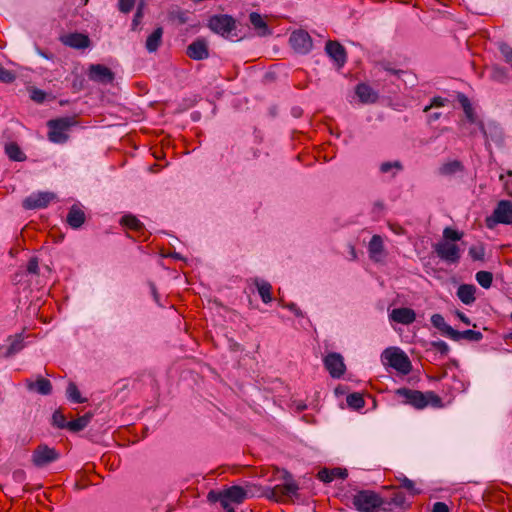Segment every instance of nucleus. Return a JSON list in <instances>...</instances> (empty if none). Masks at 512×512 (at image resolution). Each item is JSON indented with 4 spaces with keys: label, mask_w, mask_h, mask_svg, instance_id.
Wrapping results in <instances>:
<instances>
[{
    "label": "nucleus",
    "mask_w": 512,
    "mask_h": 512,
    "mask_svg": "<svg viewBox=\"0 0 512 512\" xmlns=\"http://www.w3.org/2000/svg\"><path fill=\"white\" fill-rule=\"evenodd\" d=\"M432 512H449V507L444 502H436L433 505Z\"/></svg>",
    "instance_id": "nucleus-55"
},
{
    "label": "nucleus",
    "mask_w": 512,
    "mask_h": 512,
    "mask_svg": "<svg viewBox=\"0 0 512 512\" xmlns=\"http://www.w3.org/2000/svg\"><path fill=\"white\" fill-rule=\"evenodd\" d=\"M500 50L505 58V61L508 63H512V48L509 47L508 45H502Z\"/></svg>",
    "instance_id": "nucleus-51"
},
{
    "label": "nucleus",
    "mask_w": 512,
    "mask_h": 512,
    "mask_svg": "<svg viewBox=\"0 0 512 512\" xmlns=\"http://www.w3.org/2000/svg\"><path fill=\"white\" fill-rule=\"evenodd\" d=\"M254 284L257 287L258 293L264 303H269L272 301L271 290L272 286L267 281L255 278Z\"/></svg>",
    "instance_id": "nucleus-30"
},
{
    "label": "nucleus",
    "mask_w": 512,
    "mask_h": 512,
    "mask_svg": "<svg viewBox=\"0 0 512 512\" xmlns=\"http://www.w3.org/2000/svg\"><path fill=\"white\" fill-rule=\"evenodd\" d=\"M24 347L23 338L21 335H16L10 339V345L7 349L6 356H12L21 351Z\"/></svg>",
    "instance_id": "nucleus-37"
},
{
    "label": "nucleus",
    "mask_w": 512,
    "mask_h": 512,
    "mask_svg": "<svg viewBox=\"0 0 512 512\" xmlns=\"http://www.w3.org/2000/svg\"><path fill=\"white\" fill-rule=\"evenodd\" d=\"M347 476V471L341 468L334 469H322L318 472L319 480L329 483L332 482L336 478L344 479Z\"/></svg>",
    "instance_id": "nucleus-27"
},
{
    "label": "nucleus",
    "mask_w": 512,
    "mask_h": 512,
    "mask_svg": "<svg viewBox=\"0 0 512 512\" xmlns=\"http://www.w3.org/2000/svg\"><path fill=\"white\" fill-rule=\"evenodd\" d=\"M324 366L332 378H340L346 370L344 359L336 352L328 353L324 359Z\"/></svg>",
    "instance_id": "nucleus-12"
},
{
    "label": "nucleus",
    "mask_w": 512,
    "mask_h": 512,
    "mask_svg": "<svg viewBox=\"0 0 512 512\" xmlns=\"http://www.w3.org/2000/svg\"><path fill=\"white\" fill-rule=\"evenodd\" d=\"M249 20L252 26L257 30L259 36H266L270 34V30L267 26V23L264 21V19L259 13H250Z\"/></svg>",
    "instance_id": "nucleus-28"
},
{
    "label": "nucleus",
    "mask_w": 512,
    "mask_h": 512,
    "mask_svg": "<svg viewBox=\"0 0 512 512\" xmlns=\"http://www.w3.org/2000/svg\"><path fill=\"white\" fill-rule=\"evenodd\" d=\"M463 170V165L458 160L449 161L447 163H444L439 168V173L444 176L453 175L457 172H460Z\"/></svg>",
    "instance_id": "nucleus-32"
},
{
    "label": "nucleus",
    "mask_w": 512,
    "mask_h": 512,
    "mask_svg": "<svg viewBox=\"0 0 512 512\" xmlns=\"http://www.w3.org/2000/svg\"><path fill=\"white\" fill-rule=\"evenodd\" d=\"M187 55L193 60H204L209 57L208 46L204 39H197L187 47Z\"/></svg>",
    "instance_id": "nucleus-15"
},
{
    "label": "nucleus",
    "mask_w": 512,
    "mask_h": 512,
    "mask_svg": "<svg viewBox=\"0 0 512 512\" xmlns=\"http://www.w3.org/2000/svg\"><path fill=\"white\" fill-rule=\"evenodd\" d=\"M499 223H512V202L501 200L494 209L493 214L486 218V225L489 228H494Z\"/></svg>",
    "instance_id": "nucleus-7"
},
{
    "label": "nucleus",
    "mask_w": 512,
    "mask_h": 512,
    "mask_svg": "<svg viewBox=\"0 0 512 512\" xmlns=\"http://www.w3.org/2000/svg\"><path fill=\"white\" fill-rule=\"evenodd\" d=\"M284 307H286L291 312H293L296 317H304L303 312L297 307V305L295 303H289V304L285 305Z\"/></svg>",
    "instance_id": "nucleus-56"
},
{
    "label": "nucleus",
    "mask_w": 512,
    "mask_h": 512,
    "mask_svg": "<svg viewBox=\"0 0 512 512\" xmlns=\"http://www.w3.org/2000/svg\"><path fill=\"white\" fill-rule=\"evenodd\" d=\"M445 101L446 100L441 97H435L433 98L431 104L424 108V111L427 112L431 107H442L444 106Z\"/></svg>",
    "instance_id": "nucleus-53"
},
{
    "label": "nucleus",
    "mask_w": 512,
    "mask_h": 512,
    "mask_svg": "<svg viewBox=\"0 0 512 512\" xmlns=\"http://www.w3.org/2000/svg\"><path fill=\"white\" fill-rule=\"evenodd\" d=\"M208 26L213 32L228 38L235 30L236 22L232 16L222 14L212 16L209 19Z\"/></svg>",
    "instance_id": "nucleus-8"
},
{
    "label": "nucleus",
    "mask_w": 512,
    "mask_h": 512,
    "mask_svg": "<svg viewBox=\"0 0 512 512\" xmlns=\"http://www.w3.org/2000/svg\"><path fill=\"white\" fill-rule=\"evenodd\" d=\"M56 195L52 192H35L23 200V207L28 210L46 208Z\"/></svg>",
    "instance_id": "nucleus-11"
},
{
    "label": "nucleus",
    "mask_w": 512,
    "mask_h": 512,
    "mask_svg": "<svg viewBox=\"0 0 512 512\" xmlns=\"http://www.w3.org/2000/svg\"><path fill=\"white\" fill-rule=\"evenodd\" d=\"M0 80L5 83H11L15 80V75L11 71L0 66Z\"/></svg>",
    "instance_id": "nucleus-48"
},
{
    "label": "nucleus",
    "mask_w": 512,
    "mask_h": 512,
    "mask_svg": "<svg viewBox=\"0 0 512 512\" xmlns=\"http://www.w3.org/2000/svg\"><path fill=\"white\" fill-rule=\"evenodd\" d=\"M85 221V213L78 206L73 205L67 215V223L74 229L82 226Z\"/></svg>",
    "instance_id": "nucleus-23"
},
{
    "label": "nucleus",
    "mask_w": 512,
    "mask_h": 512,
    "mask_svg": "<svg viewBox=\"0 0 512 512\" xmlns=\"http://www.w3.org/2000/svg\"><path fill=\"white\" fill-rule=\"evenodd\" d=\"M53 425L58 428H68V422L66 421L65 416L60 411H55L52 416Z\"/></svg>",
    "instance_id": "nucleus-45"
},
{
    "label": "nucleus",
    "mask_w": 512,
    "mask_h": 512,
    "mask_svg": "<svg viewBox=\"0 0 512 512\" xmlns=\"http://www.w3.org/2000/svg\"><path fill=\"white\" fill-rule=\"evenodd\" d=\"M499 178H500V180H501V181H503L504 176H503V175H500V177H499Z\"/></svg>",
    "instance_id": "nucleus-63"
},
{
    "label": "nucleus",
    "mask_w": 512,
    "mask_h": 512,
    "mask_svg": "<svg viewBox=\"0 0 512 512\" xmlns=\"http://www.w3.org/2000/svg\"><path fill=\"white\" fill-rule=\"evenodd\" d=\"M461 104L467 119L471 123H474L476 121V117L469 100L466 97H463V99L461 100Z\"/></svg>",
    "instance_id": "nucleus-43"
},
{
    "label": "nucleus",
    "mask_w": 512,
    "mask_h": 512,
    "mask_svg": "<svg viewBox=\"0 0 512 512\" xmlns=\"http://www.w3.org/2000/svg\"><path fill=\"white\" fill-rule=\"evenodd\" d=\"M431 346L442 355H447L450 351L448 344L442 340L433 341Z\"/></svg>",
    "instance_id": "nucleus-47"
},
{
    "label": "nucleus",
    "mask_w": 512,
    "mask_h": 512,
    "mask_svg": "<svg viewBox=\"0 0 512 512\" xmlns=\"http://www.w3.org/2000/svg\"><path fill=\"white\" fill-rule=\"evenodd\" d=\"M468 254L473 261H483L485 258V247L483 244L472 245Z\"/></svg>",
    "instance_id": "nucleus-40"
},
{
    "label": "nucleus",
    "mask_w": 512,
    "mask_h": 512,
    "mask_svg": "<svg viewBox=\"0 0 512 512\" xmlns=\"http://www.w3.org/2000/svg\"><path fill=\"white\" fill-rule=\"evenodd\" d=\"M380 172L381 173H392L393 176L396 175L399 171L403 169V166L400 161H393V162H383L380 165Z\"/></svg>",
    "instance_id": "nucleus-38"
},
{
    "label": "nucleus",
    "mask_w": 512,
    "mask_h": 512,
    "mask_svg": "<svg viewBox=\"0 0 512 512\" xmlns=\"http://www.w3.org/2000/svg\"><path fill=\"white\" fill-rule=\"evenodd\" d=\"M405 509L406 499L400 492L395 493L390 500L384 501L382 504L383 512H403Z\"/></svg>",
    "instance_id": "nucleus-18"
},
{
    "label": "nucleus",
    "mask_w": 512,
    "mask_h": 512,
    "mask_svg": "<svg viewBox=\"0 0 512 512\" xmlns=\"http://www.w3.org/2000/svg\"><path fill=\"white\" fill-rule=\"evenodd\" d=\"M398 480L400 482V487L407 490L411 495L414 496L421 492V490L417 488L416 483L413 480H410L405 476L398 478Z\"/></svg>",
    "instance_id": "nucleus-41"
},
{
    "label": "nucleus",
    "mask_w": 512,
    "mask_h": 512,
    "mask_svg": "<svg viewBox=\"0 0 512 512\" xmlns=\"http://www.w3.org/2000/svg\"><path fill=\"white\" fill-rule=\"evenodd\" d=\"M395 394L401 398L404 404H409L416 409H423L427 406L440 408L443 406L442 399L433 391L421 392L408 388H399Z\"/></svg>",
    "instance_id": "nucleus-2"
},
{
    "label": "nucleus",
    "mask_w": 512,
    "mask_h": 512,
    "mask_svg": "<svg viewBox=\"0 0 512 512\" xmlns=\"http://www.w3.org/2000/svg\"><path fill=\"white\" fill-rule=\"evenodd\" d=\"M60 41L68 47L74 49H86L90 46V39L82 33H68L60 37Z\"/></svg>",
    "instance_id": "nucleus-14"
},
{
    "label": "nucleus",
    "mask_w": 512,
    "mask_h": 512,
    "mask_svg": "<svg viewBox=\"0 0 512 512\" xmlns=\"http://www.w3.org/2000/svg\"><path fill=\"white\" fill-rule=\"evenodd\" d=\"M66 395L67 398L73 403H84L86 401V399L81 396L76 384L73 382L68 384Z\"/></svg>",
    "instance_id": "nucleus-35"
},
{
    "label": "nucleus",
    "mask_w": 512,
    "mask_h": 512,
    "mask_svg": "<svg viewBox=\"0 0 512 512\" xmlns=\"http://www.w3.org/2000/svg\"><path fill=\"white\" fill-rule=\"evenodd\" d=\"M432 325L437 328L444 336L450 338L454 328L448 325L441 314H433L431 316Z\"/></svg>",
    "instance_id": "nucleus-29"
},
{
    "label": "nucleus",
    "mask_w": 512,
    "mask_h": 512,
    "mask_svg": "<svg viewBox=\"0 0 512 512\" xmlns=\"http://www.w3.org/2000/svg\"><path fill=\"white\" fill-rule=\"evenodd\" d=\"M89 0H83V5H86Z\"/></svg>",
    "instance_id": "nucleus-62"
},
{
    "label": "nucleus",
    "mask_w": 512,
    "mask_h": 512,
    "mask_svg": "<svg viewBox=\"0 0 512 512\" xmlns=\"http://www.w3.org/2000/svg\"><path fill=\"white\" fill-rule=\"evenodd\" d=\"M475 278L478 284L485 289L490 288L492 285L493 275L491 272L479 271L476 273Z\"/></svg>",
    "instance_id": "nucleus-39"
},
{
    "label": "nucleus",
    "mask_w": 512,
    "mask_h": 512,
    "mask_svg": "<svg viewBox=\"0 0 512 512\" xmlns=\"http://www.w3.org/2000/svg\"><path fill=\"white\" fill-rule=\"evenodd\" d=\"M39 269L37 258H31L27 265V271L32 274H37Z\"/></svg>",
    "instance_id": "nucleus-52"
},
{
    "label": "nucleus",
    "mask_w": 512,
    "mask_h": 512,
    "mask_svg": "<svg viewBox=\"0 0 512 512\" xmlns=\"http://www.w3.org/2000/svg\"><path fill=\"white\" fill-rule=\"evenodd\" d=\"M135 5V0H119L118 7L123 13H128Z\"/></svg>",
    "instance_id": "nucleus-49"
},
{
    "label": "nucleus",
    "mask_w": 512,
    "mask_h": 512,
    "mask_svg": "<svg viewBox=\"0 0 512 512\" xmlns=\"http://www.w3.org/2000/svg\"><path fill=\"white\" fill-rule=\"evenodd\" d=\"M390 319L394 322L409 325L416 319V313L410 308H396L390 313Z\"/></svg>",
    "instance_id": "nucleus-17"
},
{
    "label": "nucleus",
    "mask_w": 512,
    "mask_h": 512,
    "mask_svg": "<svg viewBox=\"0 0 512 512\" xmlns=\"http://www.w3.org/2000/svg\"><path fill=\"white\" fill-rule=\"evenodd\" d=\"M325 51L338 64V66H343L345 64V49L337 41H328L325 46Z\"/></svg>",
    "instance_id": "nucleus-16"
},
{
    "label": "nucleus",
    "mask_w": 512,
    "mask_h": 512,
    "mask_svg": "<svg viewBox=\"0 0 512 512\" xmlns=\"http://www.w3.org/2000/svg\"><path fill=\"white\" fill-rule=\"evenodd\" d=\"M169 17L171 20H176L178 21L179 24H185L188 22V15H187V12L183 11V10H180V9H176V10H173L169 13Z\"/></svg>",
    "instance_id": "nucleus-44"
},
{
    "label": "nucleus",
    "mask_w": 512,
    "mask_h": 512,
    "mask_svg": "<svg viewBox=\"0 0 512 512\" xmlns=\"http://www.w3.org/2000/svg\"><path fill=\"white\" fill-rule=\"evenodd\" d=\"M143 17V12H142V8L139 7L134 15V18H133V21H132V29H136V27L139 25V23L141 22V19Z\"/></svg>",
    "instance_id": "nucleus-54"
},
{
    "label": "nucleus",
    "mask_w": 512,
    "mask_h": 512,
    "mask_svg": "<svg viewBox=\"0 0 512 512\" xmlns=\"http://www.w3.org/2000/svg\"><path fill=\"white\" fill-rule=\"evenodd\" d=\"M433 249L437 257L447 264H458L461 259L462 249L457 243L438 241Z\"/></svg>",
    "instance_id": "nucleus-6"
},
{
    "label": "nucleus",
    "mask_w": 512,
    "mask_h": 512,
    "mask_svg": "<svg viewBox=\"0 0 512 512\" xmlns=\"http://www.w3.org/2000/svg\"><path fill=\"white\" fill-rule=\"evenodd\" d=\"M491 77L495 81L503 82L507 79V72L504 68L495 66L492 69Z\"/></svg>",
    "instance_id": "nucleus-46"
},
{
    "label": "nucleus",
    "mask_w": 512,
    "mask_h": 512,
    "mask_svg": "<svg viewBox=\"0 0 512 512\" xmlns=\"http://www.w3.org/2000/svg\"><path fill=\"white\" fill-rule=\"evenodd\" d=\"M480 129L486 139V144H489V140L496 143H500L503 140L502 131L500 127L494 123L489 124L487 127L480 123Z\"/></svg>",
    "instance_id": "nucleus-21"
},
{
    "label": "nucleus",
    "mask_w": 512,
    "mask_h": 512,
    "mask_svg": "<svg viewBox=\"0 0 512 512\" xmlns=\"http://www.w3.org/2000/svg\"><path fill=\"white\" fill-rule=\"evenodd\" d=\"M289 43L293 50L298 54H308L313 47L312 38L305 30L293 31L289 38Z\"/></svg>",
    "instance_id": "nucleus-9"
},
{
    "label": "nucleus",
    "mask_w": 512,
    "mask_h": 512,
    "mask_svg": "<svg viewBox=\"0 0 512 512\" xmlns=\"http://www.w3.org/2000/svg\"><path fill=\"white\" fill-rule=\"evenodd\" d=\"M26 387L30 391H36L41 395H49L52 392V384L48 379L38 376L35 381L26 380Z\"/></svg>",
    "instance_id": "nucleus-19"
},
{
    "label": "nucleus",
    "mask_w": 512,
    "mask_h": 512,
    "mask_svg": "<svg viewBox=\"0 0 512 512\" xmlns=\"http://www.w3.org/2000/svg\"><path fill=\"white\" fill-rule=\"evenodd\" d=\"M463 232H460L451 227H445L443 230L442 239L440 241H447L448 243H456L463 237Z\"/></svg>",
    "instance_id": "nucleus-34"
},
{
    "label": "nucleus",
    "mask_w": 512,
    "mask_h": 512,
    "mask_svg": "<svg viewBox=\"0 0 512 512\" xmlns=\"http://www.w3.org/2000/svg\"><path fill=\"white\" fill-rule=\"evenodd\" d=\"M283 479L285 480L283 485H276L274 487L257 488L255 485H250L245 490L240 486H232L220 493L218 500L224 509H227L231 502L238 504L243 502L248 494H251V496L259 494L277 502L284 501L296 495L299 487L288 472H285Z\"/></svg>",
    "instance_id": "nucleus-1"
},
{
    "label": "nucleus",
    "mask_w": 512,
    "mask_h": 512,
    "mask_svg": "<svg viewBox=\"0 0 512 512\" xmlns=\"http://www.w3.org/2000/svg\"><path fill=\"white\" fill-rule=\"evenodd\" d=\"M87 76L90 81L101 85L111 84L115 78L113 71L102 64H91Z\"/></svg>",
    "instance_id": "nucleus-10"
},
{
    "label": "nucleus",
    "mask_w": 512,
    "mask_h": 512,
    "mask_svg": "<svg viewBox=\"0 0 512 512\" xmlns=\"http://www.w3.org/2000/svg\"><path fill=\"white\" fill-rule=\"evenodd\" d=\"M370 258L374 261H379L383 257V240L379 235H374L368 246Z\"/></svg>",
    "instance_id": "nucleus-24"
},
{
    "label": "nucleus",
    "mask_w": 512,
    "mask_h": 512,
    "mask_svg": "<svg viewBox=\"0 0 512 512\" xmlns=\"http://www.w3.org/2000/svg\"><path fill=\"white\" fill-rule=\"evenodd\" d=\"M59 458V453L47 445H39L33 452L32 461L37 467H44Z\"/></svg>",
    "instance_id": "nucleus-13"
},
{
    "label": "nucleus",
    "mask_w": 512,
    "mask_h": 512,
    "mask_svg": "<svg viewBox=\"0 0 512 512\" xmlns=\"http://www.w3.org/2000/svg\"><path fill=\"white\" fill-rule=\"evenodd\" d=\"M227 512H234V508H232L230 505L228 506L227 509H225Z\"/></svg>",
    "instance_id": "nucleus-61"
},
{
    "label": "nucleus",
    "mask_w": 512,
    "mask_h": 512,
    "mask_svg": "<svg viewBox=\"0 0 512 512\" xmlns=\"http://www.w3.org/2000/svg\"><path fill=\"white\" fill-rule=\"evenodd\" d=\"M440 116H441V114L438 113V112L432 113V114L429 115V120L431 122L436 121V120H438L440 118Z\"/></svg>",
    "instance_id": "nucleus-59"
},
{
    "label": "nucleus",
    "mask_w": 512,
    "mask_h": 512,
    "mask_svg": "<svg viewBox=\"0 0 512 512\" xmlns=\"http://www.w3.org/2000/svg\"><path fill=\"white\" fill-rule=\"evenodd\" d=\"M92 415L87 413L76 420H72L68 422V429L72 432H78L83 430L90 423Z\"/></svg>",
    "instance_id": "nucleus-33"
},
{
    "label": "nucleus",
    "mask_w": 512,
    "mask_h": 512,
    "mask_svg": "<svg viewBox=\"0 0 512 512\" xmlns=\"http://www.w3.org/2000/svg\"><path fill=\"white\" fill-rule=\"evenodd\" d=\"M352 503L360 512H380L384 500L373 491L362 490L353 496Z\"/></svg>",
    "instance_id": "nucleus-4"
},
{
    "label": "nucleus",
    "mask_w": 512,
    "mask_h": 512,
    "mask_svg": "<svg viewBox=\"0 0 512 512\" xmlns=\"http://www.w3.org/2000/svg\"><path fill=\"white\" fill-rule=\"evenodd\" d=\"M163 28H156L146 39L145 47L148 52L153 53L158 50L162 44Z\"/></svg>",
    "instance_id": "nucleus-26"
},
{
    "label": "nucleus",
    "mask_w": 512,
    "mask_h": 512,
    "mask_svg": "<svg viewBox=\"0 0 512 512\" xmlns=\"http://www.w3.org/2000/svg\"><path fill=\"white\" fill-rule=\"evenodd\" d=\"M483 338V335L480 331L475 330H465V331H457L453 330L452 335L450 337L453 341L467 340L470 342H478Z\"/></svg>",
    "instance_id": "nucleus-25"
},
{
    "label": "nucleus",
    "mask_w": 512,
    "mask_h": 512,
    "mask_svg": "<svg viewBox=\"0 0 512 512\" xmlns=\"http://www.w3.org/2000/svg\"><path fill=\"white\" fill-rule=\"evenodd\" d=\"M151 287V292H152V295L154 297V300L158 303L159 302V299H158V293L156 291V288L153 284L150 285Z\"/></svg>",
    "instance_id": "nucleus-58"
},
{
    "label": "nucleus",
    "mask_w": 512,
    "mask_h": 512,
    "mask_svg": "<svg viewBox=\"0 0 512 512\" xmlns=\"http://www.w3.org/2000/svg\"><path fill=\"white\" fill-rule=\"evenodd\" d=\"M456 315L463 323H465L466 325H470L471 321L464 313L457 311Z\"/></svg>",
    "instance_id": "nucleus-57"
},
{
    "label": "nucleus",
    "mask_w": 512,
    "mask_h": 512,
    "mask_svg": "<svg viewBox=\"0 0 512 512\" xmlns=\"http://www.w3.org/2000/svg\"><path fill=\"white\" fill-rule=\"evenodd\" d=\"M347 404L354 409H361L365 405L363 397L358 393H352L347 396Z\"/></svg>",
    "instance_id": "nucleus-42"
},
{
    "label": "nucleus",
    "mask_w": 512,
    "mask_h": 512,
    "mask_svg": "<svg viewBox=\"0 0 512 512\" xmlns=\"http://www.w3.org/2000/svg\"><path fill=\"white\" fill-rule=\"evenodd\" d=\"M5 153L12 161H24L26 159L25 154L22 152L18 144L10 142L5 146Z\"/></svg>",
    "instance_id": "nucleus-31"
},
{
    "label": "nucleus",
    "mask_w": 512,
    "mask_h": 512,
    "mask_svg": "<svg viewBox=\"0 0 512 512\" xmlns=\"http://www.w3.org/2000/svg\"><path fill=\"white\" fill-rule=\"evenodd\" d=\"M356 95L363 103H373L377 100V93L367 84L360 83L356 87Z\"/></svg>",
    "instance_id": "nucleus-22"
},
{
    "label": "nucleus",
    "mask_w": 512,
    "mask_h": 512,
    "mask_svg": "<svg viewBox=\"0 0 512 512\" xmlns=\"http://www.w3.org/2000/svg\"><path fill=\"white\" fill-rule=\"evenodd\" d=\"M46 98V93L40 89H33L31 91V99L37 103H42Z\"/></svg>",
    "instance_id": "nucleus-50"
},
{
    "label": "nucleus",
    "mask_w": 512,
    "mask_h": 512,
    "mask_svg": "<svg viewBox=\"0 0 512 512\" xmlns=\"http://www.w3.org/2000/svg\"><path fill=\"white\" fill-rule=\"evenodd\" d=\"M121 224L136 232H140L143 229V224L133 215L123 216L121 218Z\"/></svg>",
    "instance_id": "nucleus-36"
},
{
    "label": "nucleus",
    "mask_w": 512,
    "mask_h": 512,
    "mask_svg": "<svg viewBox=\"0 0 512 512\" xmlns=\"http://www.w3.org/2000/svg\"><path fill=\"white\" fill-rule=\"evenodd\" d=\"M38 53L40 56L46 58V59H52V56L47 55L45 52L38 50Z\"/></svg>",
    "instance_id": "nucleus-60"
},
{
    "label": "nucleus",
    "mask_w": 512,
    "mask_h": 512,
    "mask_svg": "<svg viewBox=\"0 0 512 512\" xmlns=\"http://www.w3.org/2000/svg\"><path fill=\"white\" fill-rule=\"evenodd\" d=\"M76 124L73 117H64L48 122V139L57 144H63L68 140L67 132Z\"/></svg>",
    "instance_id": "nucleus-5"
},
{
    "label": "nucleus",
    "mask_w": 512,
    "mask_h": 512,
    "mask_svg": "<svg viewBox=\"0 0 512 512\" xmlns=\"http://www.w3.org/2000/svg\"><path fill=\"white\" fill-rule=\"evenodd\" d=\"M381 357L384 364L389 365L403 375L409 374L412 369L408 356L400 348L389 347L383 351Z\"/></svg>",
    "instance_id": "nucleus-3"
},
{
    "label": "nucleus",
    "mask_w": 512,
    "mask_h": 512,
    "mask_svg": "<svg viewBox=\"0 0 512 512\" xmlns=\"http://www.w3.org/2000/svg\"><path fill=\"white\" fill-rule=\"evenodd\" d=\"M476 287L472 284H462L457 289V297L465 305H471L475 302Z\"/></svg>",
    "instance_id": "nucleus-20"
}]
</instances>
